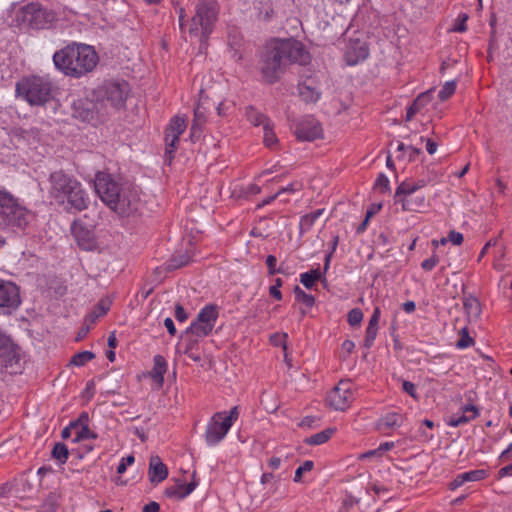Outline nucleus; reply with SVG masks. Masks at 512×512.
Returning a JSON list of instances; mask_svg holds the SVG:
<instances>
[{"label":"nucleus","instance_id":"7ed1b4c3","mask_svg":"<svg viewBox=\"0 0 512 512\" xmlns=\"http://www.w3.org/2000/svg\"><path fill=\"white\" fill-rule=\"evenodd\" d=\"M48 182V194L56 203L64 204L67 202L71 208L77 211H82L88 207L89 198L81 183L73 176L58 170L50 174Z\"/></svg>","mask_w":512,"mask_h":512},{"label":"nucleus","instance_id":"cd10ccee","mask_svg":"<svg viewBox=\"0 0 512 512\" xmlns=\"http://www.w3.org/2000/svg\"><path fill=\"white\" fill-rule=\"evenodd\" d=\"M246 117L250 123H252L255 126L262 125L263 128L266 126V124H269L271 121L268 117H266L264 114L260 113L253 107H249L246 110Z\"/></svg>","mask_w":512,"mask_h":512},{"label":"nucleus","instance_id":"4468645a","mask_svg":"<svg viewBox=\"0 0 512 512\" xmlns=\"http://www.w3.org/2000/svg\"><path fill=\"white\" fill-rule=\"evenodd\" d=\"M230 427L221 419V414L215 413L209 420L205 430V441L209 446L220 443L227 435Z\"/></svg>","mask_w":512,"mask_h":512},{"label":"nucleus","instance_id":"393cba45","mask_svg":"<svg viewBox=\"0 0 512 512\" xmlns=\"http://www.w3.org/2000/svg\"><path fill=\"white\" fill-rule=\"evenodd\" d=\"M191 261V254L187 249L180 250L173 255L167 263V269L175 270L187 265Z\"/></svg>","mask_w":512,"mask_h":512},{"label":"nucleus","instance_id":"a18cd8bd","mask_svg":"<svg viewBox=\"0 0 512 512\" xmlns=\"http://www.w3.org/2000/svg\"><path fill=\"white\" fill-rule=\"evenodd\" d=\"M486 477V471L485 470H472L468 472L462 473V478L465 480V482L468 481H479Z\"/></svg>","mask_w":512,"mask_h":512},{"label":"nucleus","instance_id":"5701e85b","mask_svg":"<svg viewBox=\"0 0 512 512\" xmlns=\"http://www.w3.org/2000/svg\"><path fill=\"white\" fill-rule=\"evenodd\" d=\"M402 424V416L397 413H388L380 418L376 424V428L380 432H386L394 427H399Z\"/></svg>","mask_w":512,"mask_h":512},{"label":"nucleus","instance_id":"a211bd4d","mask_svg":"<svg viewBox=\"0 0 512 512\" xmlns=\"http://www.w3.org/2000/svg\"><path fill=\"white\" fill-rule=\"evenodd\" d=\"M168 476V468L158 455H153L149 462V480L151 483H160Z\"/></svg>","mask_w":512,"mask_h":512},{"label":"nucleus","instance_id":"3c124183","mask_svg":"<svg viewBox=\"0 0 512 512\" xmlns=\"http://www.w3.org/2000/svg\"><path fill=\"white\" fill-rule=\"evenodd\" d=\"M402 389H403L404 392L409 394L412 398L418 399V395H417V392H416V386H415L414 383H412L410 381H407V380H404L402 382Z\"/></svg>","mask_w":512,"mask_h":512},{"label":"nucleus","instance_id":"f03ea898","mask_svg":"<svg viewBox=\"0 0 512 512\" xmlns=\"http://www.w3.org/2000/svg\"><path fill=\"white\" fill-rule=\"evenodd\" d=\"M53 63L65 76L79 79L97 67L99 55L91 45L72 42L54 53Z\"/></svg>","mask_w":512,"mask_h":512},{"label":"nucleus","instance_id":"f8f14e48","mask_svg":"<svg viewBox=\"0 0 512 512\" xmlns=\"http://www.w3.org/2000/svg\"><path fill=\"white\" fill-rule=\"evenodd\" d=\"M350 381H340L327 395V404L335 410H345L352 401Z\"/></svg>","mask_w":512,"mask_h":512},{"label":"nucleus","instance_id":"6e6d98bb","mask_svg":"<svg viewBox=\"0 0 512 512\" xmlns=\"http://www.w3.org/2000/svg\"><path fill=\"white\" fill-rule=\"evenodd\" d=\"M380 308L379 307H375L374 309V312L369 320V323H368V326L367 327H372V328H378V323H379V319H380Z\"/></svg>","mask_w":512,"mask_h":512},{"label":"nucleus","instance_id":"4c0bfd02","mask_svg":"<svg viewBox=\"0 0 512 512\" xmlns=\"http://www.w3.org/2000/svg\"><path fill=\"white\" fill-rule=\"evenodd\" d=\"M428 98L427 93L420 94L413 103L407 108L406 121H410L414 115L420 111V101H424Z\"/></svg>","mask_w":512,"mask_h":512},{"label":"nucleus","instance_id":"412c9836","mask_svg":"<svg viewBox=\"0 0 512 512\" xmlns=\"http://www.w3.org/2000/svg\"><path fill=\"white\" fill-rule=\"evenodd\" d=\"M196 486L197 483L195 481H191L188 484L180 483L166 488L165 495L170 498H176L181 500L190 495L194 491Z\"/></svg>","mask_w":512,"mask_h":512},{"label":"nucleus","instance_id":"dca6fc26","mask_svg":"<svg viewBox=\"0 0 512 512\" xmlns=\"http://www.w3.org/2000/svg\"><path fill=\"white\" fill-rule=\"evenodd\" d=\"M369 49L366 42L351 38L345 48L344 57L348 65H356L367 58Z\"/></svg>","mask_w":512,"mask_h":512},{"label":"nucleus","instance_id":"2f4dec72","mask_svg":"<svg viewBox=\"0 0 512 512\" xmlns=\"http://www.w3.org/2000/svg\"><path fill=\"white\" fill-rule=\"evenodd\" d=\"M299 95L305 102H316L320 98V93L306 84L299 85Z\"/></svg>","mask_w":512,"mask_h":512},{"label":"nucleus","instance_id":"6e6552de","mask_svg":"<svg viewBox=\"0 0 512 512\" xmlns=\"http://www.w3.org/2000/svg\"><path fill=\"white\" fill-rule=\"evenodd\" d=\"M94 187L101 200L114 212L119 215L124 213L125 205L124 201L120 200V188L118 184L111 179L110 175L98 172L95 176Z\"/></svg>","mask_w":512,"mask_h":512},{"label":"nucleus","instance_id":"774afa93","mask_svg":"<svg viewBox=\"0 0 512 512\" xmlns=\"http://www.w3.org/2000/svg\"><path fill=\"white\" fill-rule=\"evenodd\" d=\"M511 458H512V443L500 455L501 460H508Z\"/></svg>","mask_w":512,"mask_h":512},{"label":"nucleus","instance_id":"423d86ee","mask_svg":"<svg viewBox=\"0 0 512 512\" xmlns=\"http://www.w3.org/2000/svg\"><path fill=\"white\" fill-rule=\"evenodd\" d=\"M16 93L31 105H44L52 97V84L43 77H25L17 82Z\"/></svg>","mask_w":512,"mask_h":512},{"label":"nucleus","instance_id":"0e129e2a","mask_svg":"<svg viewBox=\"0 0 512 512\" xmlns=\"http://www.w3.org/2000/svg\"><path fill=\"white\" fill-rule=\"evenodd\" d=\"M159 510L160 505L155 501H151L143 507L142 512H159Z\"/></svg>","mask_w":512,"mask_h":512},{"label":"nucleus","instance_id":"9d476101","mask_svg":"<svg viewBox=\"0 0 512 512\" xmlns=\"http://www.w3.org/2000/svg\"><path fill=\"white\" fill-rule=\"evenodd\" d=\"M187 127L185 117L175 116L171 119L165 130V162L171 163L179 143V136Z\"/></svg>","mask_w":512,"mask_h":512},{"label":"nucleus","instance_id":"052dcab7","mask_svg":"<svg viewBox=\"0 0 512 512\" xmlns=\"http://www.w3.org/2000/svg\"><path fill=\"white\" fill-rule=\"evenodd\" d=\"M131 430H133V433L137 435L142 442H145L147 440V433L143 427L133 426L130 427V431Z\"/></svg>","mask_w":512,"mask_h":512},{"label":"nucleus","instance_id":"a19ab883","mask_svg":"<svg viewBox=\"0 0 512 512\" xmlns=\"http://www.w3.org/2000/svg\"><path fill=\"white\" fill-rule=\"evenodd\" d=\"M456 89V82L455 81H448L446 82L442 89L439 91L438 97L441 101L447 100Z\"/></svg>","mask_w":512,"mask_h":512},{"label":"nucleus","instance_id":"ddd939ff","mask_svg":"<svg viewBox=\"0 0 512 512\" xmlns=\"http://www.w3.org/2000/svg\"><path fill=\"white\" fill-rule=\"evenodd\" d=\"M71 233L82 250L96 249L97 241L92 226L86 225L82 220H75L71 225Z\"/></svg>","mask_w":512,"mask_h":512},{"label":"nucleus","instance_id":"79ce46f5","mask_svg":"<svg viewBox=\"0 0 512 512\" xmlns=\"http://www.w3.org/2000/svg\"><path fill=\"white\" fill-rule=\"evenodd\" d=\"M96 435L92 432L87 426H80L76 429V436L74 438L75 442H80L84 440H88L91 438H95Z\"/></svg>","mask_w":512,"mask_h":512},{"label":"nucleus","instance_id":"72a5a7b5","mask_svg":"<svg viewBox=\"0 0 512 512\" xmlns=\"http://www.w3.org/2000/svg\"><path fill=\"white\" fill-rule=\"evenodd\" d=\"M69 451L65 444L56 443L52 450V457L64 464L68 459Z\"/></svg>","mask_w":512,"mask_h":512},{"label":"nucleus","instance_id":"58836bf2","mask_svg":"<svg viewBox=\"0 0 512 512\" xmlns=\"http://www.w3.org/2000/svg\"><path fill=\"white\" fill-rule=\"evenodd\" d=\"M474 345V339L470 337L468 329L466 327L460 330V338L456 342V347L459 349H465Z\"/></svg>","mask_w":512,"mask_h":512},{"label":"nucleus","instance_id":"e433bc0d","mask_svg":"<svg viewBox=\"0 0 512 512\" xmlns=\"http://www.w3.org/2000/svg\"><path fill=\"white\" fill-rule=\"evenodd\" d=\"M263 131L265 146L268 148H273L274 146H276L278 139L273 131L272 123L270 122L269 124H266V126L263 128Z\"/></svg>","mask_w":512,"mask_h":512},{"label":"nucleus","instance_id":"39448f33","mask_svg":"<svg viewBox=\"0 0 512 512\" xmlns=\"http://www.w3.org/2000/svg\"><path fill=\"white\" fill-rule=\"evenodd\" d=\"M33 216L6 190H0V226L25 229Z\"/></svg>","mask_w":512,"mask_h":512},{"label":"nucleus","instance_id":"864d4df0","mask_svg":"<svg viewBox=\"0 0 512 512\" xmlns=\"http://www.w3.org/2000/svg\"><path fill=\"white\" fill-rule=\"evenodd\" d=\"M175 318L179 322H184L188 319V313L185 311L181 304H176L175 306Z\"/></svg>","mask_w":512,"mask_h":512},{"label":"nucleus","instance_id":"f3484780","mask_svg":"<svg viewBox=\"0 0 512 512\" xmlns=\"http://www.w3.org/2000/svg\"><path fill=\"white\" fill-rule=\"evenodd\" d=\"M107 100L116 108L125 106L127 92L125 86L116 82L109 83L106 87Z\"/></svg>","mask_w":512,"mask_h":512},{"label":"nucleus","instance_id":"f704fd0d","mask_svg":"<svg viewBox=\"0 0 512 512\" xmlns=\"http://www.w3.org/2000/svg\"><path fill=\"white\" fill-rule=\"evenodd\" d=\"M94 357H95V354L92 353L91 351H82V352L76 353L71 358L70 364L80 367V366L85 365L88 361L94 359Z\"/></svg>","mask_w":512,"mask_h":512},{"label":"nucleus","instance_id":"f257e3e1","mask_svg":"<svg viewBox=\"0 0 512 512\" xmlns=\"http://www.w3.org/2000/svg\"><path fill=\"white\" fill-rule=\"evenodd\" d=\"M311 55L302 42L293 38H274L258 53L257 69L261 79L272 85L280 81L291 64L307 65Z\"/></svg>","mask_w":512,"mask_h":512},{"label":"nucleus","instance_id":"c85d7f7f","mask_svg":"<svg viewBox=\"0 0 512 512\" xmlns=\"http://www.w3.org/2000/svg\"><path fill=\"white\" fill-rule=\"evenodd\" d=\"M212 329L213 327H211L210 325L201 323L199 322L198 319H195L187 328L186 333H191L196 337L202 338L207 336L212 331Z\"/></svg>","mask_w":512,"mask_h":512},{"label":"nucleus","instance_id":"4d7b16f0","mask_svg":"<svg viewBox=\"0 0 512 512\" xmlns=\"http://www.w3.org/2000/svg\"><path fill=\"white\" fill-rule=\"evenodd\" d=\"M300 281L307 289H311L315 283V280L307 272L300 275Z\"/></svg>","mask_w":512,"mask_h":512},{"label":"nucleus","instance_id":"37998d69","mask_svg":"<svg viewBox=\"0 0 512 512\" xmlns=\"http://www.w3.org/2000/svg\"><path fill=\"white\" fill-rule=\"evenodd\" d=\"M217 414H221V419L225 423H228L230 428L232 427L233 423L239 417V411H238V407L237 406L233 407L228 413L223 411V412H217Z\"/></svg>","mask_w":512,"mask_h":512},{"label":"nucleus","instance_id":"c9c22d12","mask_svg":"<svg viewBox=\"0 0 512 512\" xmlns=\"http://www.w3.org/2000/svg\"><path fill=\"white\" fill-rule=\"evenodd\" d=\"M294 294L297 301L303 303L307 307H312L315 304V298L311 294H307L299 286H295Z\"/></svg>","mask_w":512,"mask_h":512},{"label":"nucleus","instance_id":"49530a36","mask_svg":"<svg viewBox=\"0 0 512 512\" xmlns=\"http://www.w3.org/2000/svg\"><path fill=\"white\" fill-rule=\"evenodd\" d=\"M389 184H390V182H389L388 177L385 174L380 173L375 181L374 188L376 190L380 191L381 193H384V192L389 191V189H390Z\"/></svg>","mask_w":512,"mask_h":512},{"label":"nucleus","instance_id":"c03bdc74","mask_svg":"<svg viewBox=\"0 0 512 512\" xmlns=\"http://www.w3.org/2000/svg\"><path fill=\"white\" fill-rule=\"evenodd\" d=\"M313 467H314L313 461L306 460L302 465H300L296 469L294 479H293L294 482H297V483L301 482L303 473L311 471L313 469Z\"/></svg>","mask_w":512,"mask_h":512},{"label":"nucleus","instance_id":"bf43d9fd","mask_svg":"<svg viewBox=\"0 0 512 512\" xmlns=\"http://www.w3.org/2000/svg\"><path fill=\"white\" fill-rule=\"evenodd\" d=\"M11 345V339L0 329V351L7 350Z\"/></svg>","mask_w":512,"mask_h":512},{"label":"nucleus","instance_id":"aec40b11","mask_svg":"<svg viewBox=\"0 0 512 512\" xmlns=\"http://www.w3.org/2000/svg\"><path fill=\"white\" fill-rule=\"evenodd\" d=\"M478 409L475 405H467L461 414L452 415L447 424L452 427H458L462 424L469 422L471 419L476 418Z\"/></svg>","mask_w":512,"mask_h":512},{"label":"nucleus","instance_id":"13d9d810","mask_svg":"<svg viewBox=\"0 0 512 512\" xmlns=\"http://www.w3.org/2000/svg\"><path fill=\"white\" fill-rule=\"evenodd\" d=\"M448 240L452 242L454 245H460L463 242V235L459 232L452 230L448 234Z\"/></svg>","mask_w":512,"mask_h":512},{"label":"nucleus","instance_id":"473e14b6","mask_svg":"<svg viewBox=\"0 0 512 512\" xmlns=\"http://www.w3.org/2000/svg\"><path fill=\"white\" fill-rule=\"evenodd\" d=\"M463 305L469 317L477 318L480 315V303L476 298L469 297L465 299Z\"/></svg>","mask_w":512,"mask_h":512},{"label":"nucleus","instance_id":"de8ad7c7","mask_svg":"<svg viewBox=\"0 0 512 512\" xmlns=\"http://www.w3.org/2000/svg\"><path fill=\"white\" fill-rule=\"evenodd\" d=\"M362 319H363V313H362V311L360 309L354 308V309L349 311V313H348V323L351 326L359 325L361 323Z\"/></svg>","mask_w":512,"mask_h":512},{"label":"nucleus","instance_id":"338daca9","mask_svg":"<svg viewBox=\"0 0 512 512\" xmlns=\"http://www.w3.org/2000/svg\"><path fill=\"white\" fill-rule=\"evenodd\" d=\"M164 326L167 328L170 335L174 336L176 334V327L170 317L164 320Z\"/></svg>","mask_w":512,"mask_h":512},{"label":"nucleus","instance_id":"b1692460","mask_svg":"<svg viewBox=\"0 0 512 512\" xmlns=\"http://www.w3.org/2000/svg\"><path fill=\"white\" fill-rule=\"evenodd\" d=\"M217 318L218 309L215 305L212 304L206 305L204 308H202L196 317L199 322L210 325L211 327H214Z\"/></svg>","mask_w":512,"mask_h":512},{"label":"nucleus","instance_id":"8fccbe9b","mask_svg":"<svg viewBox=\"0 0 512 512\" xmlns=\"http://www.w3.org/2000/svg\"><path fill=\"white\" fill-rule=\"evenodd\" d=\"M378 328L367 327L364 339V346L370 348L376 338Z\"/></svg>","mask_w":512,"mask_h":512},{"label":"nucleus","instance_id":"680f3d73","mask_svg":"<svg viewBox=\"0 0 512 512\" xmlns=\"http://www.w3.org/2000/svg\"><path fill=\"white\" fill-rule=\"evenodd\" d=\"M91 326H92V324H90L89 322L86 323V320H85L82 328L78 332V335L76 337V341L82 340L88 334V332L90 331Z\"/></svg>","mask_w":512,"mask_h":512},{"label":"nucleus","instance_id":"bb28decb","mask_svg":"<svg viewBox=\"0 0 512 512\" xmlns=\"http://www.w3.org/2000/svg\"><path fill=\"white\" fill-rule=\"evenodd\" d=\"M110 309V302L107 300H101L95 308L85 318L86 323L94 324L100 317L104 316Z\"/></svg>","mask_w":512,"mask_h":512},{"label":"nucleus","instance_id":"09e8293b","mask_svg":"<svg viewBox=\"0 0 512 512\" xmlns=\"http://www.w3.org/2000/svg\"><path fill=\"white\" fill-rule=\"evenodd\" d=\"M277 259L274 255H268L266 258V265L268 267V273L274 275L276 273H283L282 267L276 268Z\"/></svg>","mask_w":512,"mask_h":512},{"label":"nucleus","instance_id":"4be33fe9","mask_svg":"<svg viewBox=\"0 0 512 512\" xmlns=\"http://www.w3.org/2000/svg\"><path fill=\"white\" fill-rule=\"evenodd\" d=\"M167 371V362L165 358L161 355H156L154 357V367L151 372L148 373L153 381L156 383L157 387L160 388L164 382V374Z\"/></svg>","mask_w":512,"mask_h":512},{"label":"nucleus","instance_id":"6ab92c4d","mask_svg":"<svg viewBox=\"0 0 512 512\" xmlns=\"http://www.w3.org/2000/svg\"><path fill=\"white\" fill-rule=\"evenodd\" d=\"M141 194L136 187H130V216H143L148 212L146 201L141 199Z\"/></svg>","mask_w":512,"mask_h":512},{"label":"nucleus","instance_id":"69168bd1","mask_svg":"<svg viewBox=\"0 0 512 512\" xmlns=\"http://www.w3.org/2000/svg\"><path fill=\"white\" fill-rule=\"evenodd\" d=\"M459 18H461V22H459V24H457L454 27V31L464 32L467 29L465 22L468 19V16L466 14H463V15H460Z\"/></svg>","mask_w":512,"mask_h":512},{"label":"nucleus","instance_id":"5fc2aeb1","mask_svg":"<svg viewBox=\"0 0 512 512\" xmlns=\"http://www.w3.org/2000/svg\"><path fill=\"white\" fill-rule=\"evenodd\" d=\"M79 428V424L78 423H71L70 426L68 427H65L63 430H62V433H61V436L63 439H67L69 438L73 433L76 435V429Z\"/></svg>","mask_w":512,"mask_h":512},{"label":"nucleus","instance_id":"ea45409f","mask_svg":"<svg viewBox=\"0 0 512 512\" xmlns=\"http://www.w3.org/2000/svg\"><path fill=\"white\" fill-rule=\"evenodd\" d=\"M135 111H136V117L137 119L133 121L135 123V126L137 128H140L144 125L145 119H146V110L144 107V104H142L140 101L135 104Z\"/></svg>","mask_w":512,"mask_h":512},{"label":"nucleus","instance_id":"e2e57ef3","mask_svg":"<svg viewBox=\"0 0 512 512\" xmlns=\"http://www.w3.org/2000/svg\"><path fill=\"white\" fill-rule=\"evenodd\" d=\"M372 457H381V454L379 452V449H373V450H369L365 453H362L359 455L358 459L360 460H363V459H368V458H372Z\"/></svg>","mask_w":512,"mask_h":512},{"label":"nucleus","instance_id":"a878e982","mask_svg":"<svg viewBox=\"0 0 512 512\" xmlns=\"http://www.w3.org/2000/svg\"><path fill=\"white\" fill-rule=\"evenodd\" d=\"M324 211V209H317L309 214L302 216L299 223L300 234L308 232L313 227L315 221L323 215Z\"/></svg>","mask_w":512,"mask_h":512},{"label":"nucleus","instance_id":"1a4fd4ad","mask_svg":"<svg viewBox=\"0 0 512 512\" xmlns=\"http://www.w3.org/2000/svg\"><path fill=\"white\" fill-rule=\"evenodd\" d=\"M414 187H409L406 183H401L395 192V204L400 203L403 211L420 212L426 207L425 197L413 192Z\"/></svg>","mask_w":512,"mask_h":512},{"label":"nucleus","instance_id":"c756f323","mask_svg":"<svg viewBox=\"0 0 512 512\" xmlns=\"http://www.w3.org/2000/svg\"><path fill=\"white\" fill-rule=\"evenodd\" d=\"M205 123V113L200 106L194 110V119L191 125V136H199L202 126Z\"/></svg>","mask_w":512,"mask_h":512},{"label":"nucleus","instance_id":"20e7f679","mask_svg":"<svg viewBox=\"0 0 512 512\" xmlns=\"http://www.w3.org/2000/svg\"><path fill=\"white\" fill-rule=\"evenodd\" d=\"M194 6L195 12L188 24V33L199 38L202 45L213 31L219 8L216 0H195Z\"/></svg>","mask_w":512,"mask_h":512},{"label":"nucleus","instance_id":"9b49d317","mask_svg":"<svg viewBox=\"0 0 512 512\" xmlns=\"http://www.w3.org/2000/svg\"><path fill=\"white\" fill-rule=\"evenodd\" d=\"M21 303L19 288L12 282L0 279V314L9 315Z\"/></svg>","mask_w":512,"mask_h":512},{"label":"nucleus","instance_id":"0eeeda50","mask_svg":"<svg viewBox=\"0 0 512 512\" xmlns=\"http://www.w3.org/2000/svg\"><path fill=\"white\" fill-rule=\"evenodd\" d=\"M55 20L56 14L38 3H29L15 12L16 24L32 29L48 28Z\"/></svg>","mask_w":512,"mask_h":512},{"label":"nucleus","instance_id":"2eb2a0df","mask_svg":"<svg viewBox=\"0 0 512 512\" xmlns=\"http://www.w3.org/2000/svg\"><path fill=\"white\" fill-rule=\"evenodd\" d=\"M295 135L297 139L302 141H314L322 137L323 130L318 120L312 116H307L296 124Z\"/></svg>","mask_w":512,"mask_h":512},{"label":"nucleus","instance_id":"7c9ffc66","mask_svg":"<svg viewBox=\"0 0 512 512\" xmlns=\"http://www.w3.org/2000/svg\"><path fill=\"white\" fill-rule=\"evenodd\" d=\"M335 432V428H327L319 433H316L305 440L308 445H320L327 442Z\"/></svg>","mask_w":512,"mask_h":512},{"label":"nucleus","instance_id":"603ef678","mask_svg":"<svg viewBox=\"0 0 512 512\" xmlns=\"http://www.w3.org/2000/svg\"><path fill=\"white\" fill-rule=\"evenodd\" d=\"M439 262V258L436 255H432L430 258L424 260L421 267L426 271H431Z\"/></svg>","mask_w":512,"mask_h":512}]
</instances>
